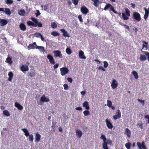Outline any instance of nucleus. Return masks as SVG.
Here are the masks:
<instances>
[{"label": "nucleus", "instance_id": "nucleus-1", "mask_svg": "<svg viewBox=\"0 0 149 149\" xmlns=\"http://www.w3.org/2000/svg\"><path fill=\"white\" fill-rule=\"evenodd\" d=\"M31 19L35 24L31 21H28L27 22V24L28 26H32L35 27L38 26L39 27H42V24L41 22H38V20L34 17H31Z\"/></svg>", "mask_w": 149, "mask_h": 149}, {"label": "nucleus", "instance_id": "nucleus-38", "mask_svg": "<svg viewBox=\"0 0 149 149\" xmlns=\"http://www.w3.org/2000/svg\"><path fill=\"white\" fill-rule=\"evenodd\" d=\"M66 52L68 54H71L72 52L71 49L69 48H67L66 49Z\"/></svg>", "mask_w": 149, "mask_h": 149}, {"label": "nucleus", "instance_id": "nucleus-4", "mask_svg": "<svg viewBox=\"0 0 149 149\" xmlns=\"http://www.w3.org/2000/svg\"><path fill=\"white\" fill-rule=\"evenodd\" d=\"M142 52H143L145 55L144 54H141L139 58V59L141 61H142L147 59V58L146 57V56L148 58V60L149 62V53L147 52H144L141 51Z\"/></svg>", "mask_w": 149, "mask_h": 149}, {"label": "nucleus", "instance_id": "nucleus-5", "mask_svg": "<svg viewBox=\"0 0 149 149\" xmlns=\"http://www.w3.org/2000/svg\"><path fill=\"white\" fill-rule=\"evenodd\" d=\"M100 138L102 139L103 141V143L102 145L103 148L104 149H108V147L107 146V143L106 142V138L105 136L103 134H102Z\"/></svg>", "mask_w": 149, "mask_h": 149}, {"label": "nucleus", "instance_id": "nucleus-3", "mask_svg": "<svg viewBox=\"0 0 149 149\" xmlns=\"http://www.w3.org/2000/svg\"><path fill=\"white\" fill-rule=\"evenodd\" d=\"M108 8H110L111 10L114 13L116 14H118L119 15H121V13H118L117 11H115L113 7L109 3H108L106 4L104 8V10H106Z\"/></svg>", "mask_w": 149, "mask_h": 149}, {"label": "nucleus", "instance_id": "nucleus-40", "mask_svg": "<svg viewBox=\"0 0 149 149\" xmlns=\"http://www.w3.org/2000/svg\"><path fill=\"white\" fill-rule=\"evenodd\" d=\"M125 146L126 148L127 149H130L131 145L130 143H127L125 144Z\"/></svg>", "mask_w": 149, "mask_h": 149}, {"label": "nucleus", "instance_id": "nucleus-45", "mask_svg": "<svg viewBox=\"0 0 149 149\" xmlns=\"http://www.w3.org/2000/svg\"><path fill=\"white\" fill-rule=\"evenodd\" d=\"M112 102L109 100H107V105L109 107H111L112 105Z\"/></svg>", "mask_w": 149, "mask_h": 149}, {"label": "nucleus", "instance_id": "nucleus-23", "mask_svg": "<svg viewBox=\"0 0 149 149\" xmlns=\"http://www.w3.org/2000/svg\"><path fill=\"white\" fill-rule=\"evenodd\" d=\"M76 135L78 136V138H80L82 136V133L81 131L77 129L76 131Z\"/></svg>", "mask_w": 149, "mask_h": 149}, {"label": "nucleus", "instance_id": "nucleus-26", "mask_svg": "<svg viewBox=\"0 0 149 149\" xmlns=\"http://www.w3.org/2000/svg\"><path fill=\"white\" fill-rule=\"evenodd\" d=\"M142 42L146 44L145 45H144V44H143L142 49L144 50H147L148 49L147 46V45L148 44V42L144 40L142 41Z\"/></svg>", "mask_w": 149, "mask_h": 149}, {"label": "nucleus", "instance_id": "nucleus-28", "mask_svg": "<svg viewBox=\"0 0 149 149\" xmlns=\"http://www.w3.org/2000/svg\"><path fill=\"white\" fill-rule=\"evenodd\" d=\"M125 132L127 133V135L128 137H130L131 135L130 131L128 128H126L125 129Z\"/></svg>", "mask_w": 149, "mask_h": 149}, {"label": "nucleus", "instance_id": "nucleus-39", "mask_svg": "<svg viewBox=\"0 0 149 149\" xmlns=\"http://www.w3.org/2000/svg\"><path fill=\"white\" fill-rule=\"evenodd\" d=\"M51 34L52 35L54 36H56L59 35V34L56 31H52L51 32Z\"/></svg>", "mask_w": 149, "mask_h": 149}, {"label": "nucleus", "instance_id": "nucleus-63", "mask_svg": "<svg viewBox=\"0 0 149 149\" xmlns=\"http://www.w3.org/2000/svg\"><path fill=\"white\" fill-rule=\"evenodd\" d=\"M68 3L69 5H71L72 4V3L70 0H68Z\"/></svg>", "mask_w": 149, "mask_h": 149}, {"label": "nucleus", "instance_id": "nucleus-16", "mask_svg": "<svg viewBox=\"0 0 149 149\" xmlns=\"http://www.w3.org/2000/svg\"><path fill=\"white\" fill-rule=\"evenodd\" d=\"M40 100L42 102H47L49 101V99L48 98H46L45 96L44 95L41 97Z\"/></svg>", "mask_w": 149, "mask_h": 149}, {"label": "nucleus", "instance_id": "nucleus-17", "mask_svg": "<svg viewBox=\"0 0 149 149\" xmlns=\"http://www.w3.org/2000/svg\"><path fill=\"white\" fill-rule=\"evenodd\" d=\"M60 31L63 33V36L64 37H70V35L68 33V32L63 29H61Z\"/></svg>", "mask_w": 149, "mask_h": 149}, {"label": "nucleus", "instance_id": "nucleus-27", "mask_svg": "<svg viewBox=\"0 0 149 149\" xmlns=\"http://www.w3.org/2000/svg\"><path fill=\"white\" fill-rule=\"evenodd\" d=\"M36 48L39 49L41 52H44L45 51L44 47L42 46H37Z\"/></svg>", "mask_w": 149, "mask_h": 149}, {"label": "nucleus", "instance_id": "nucleus-53", "mask_svg": "<svg viewBox=\"0 0 149 149\" xmlns=\"http://www.w3.org/2000/svg\"><path fill=\"white\" fill-rule=\"evenodd\" d=\"M98 69L99 70H102L103 71H105V69L101 66H99L98 68Z\"/></svg>", "mask_w": 149, "mask_h": 149}, {"label": "nucleus", "instance_id": "nucleus-46", "mask_svg": "<svg viewBox=\"0 0 149 149\" xmlns=\"http://www.w3.org/2000/svg\"><path fill=\"white\" fill-rule=\"evenodd\" d=\"M29 141L31 142H33V135L30 134L29 136Z\"/></svg>", "mask_w": 149, "mask_h": 149}, {"label": "nucleus", "instance_id": "nucleus-8", "mask_svg": "<svg viewBox=\"0 0 149 149\" xmlns=\"http://www.w3.org/2000/svg\"><path fill=\"white\" fill-rule=\"evenodd\" d=\"M133 18L138 22H139L141 20L140 15L138 12H134L133 13Z\"/></svg>", "mask_w": 149, "mask_h": 149}, {"label": "nucleus", "instance_id": "nucleus-11", "mask_svg": "<svg viewBox=\"0 0 149 149\" xmlns=\"http://www.w3.org/2000/svg\"><path fill=\"white\" fill-rule=\"evenodd\" d=\"M116 115L113 116V118L115 120H117L118 118H121V113L120 110L118 109L116 113Z\"/></svg>", "mask_w": 149, "mask_h": 149}, {"label": "nucleus", "instance_id": "nucleus-58", "mask_svg": "<svg viewBox=\"0 0 149 149\" xmlns=\"http://www.w3.org/2000/svg\"><path fill=\"white\" fill-rule=\"evenodd\" d=\"M58 66H59V64L58 63H57V64H56L54 66V69H55L57 68H58Z\"/></svg>", "mask_w": 149, "mask_h": 149}, {"label": "nucleus", "instance_id": "nucleus-35", "mask_svg": "<svg viewBox=\"0 0 149 149\" xmlns=\"http://www.w3.org/2000/svg\"><path fill=\"white\" fill-rule=\"evenodd\" d=\"M3 114L7 116H9L10 115V113L8 111L5 110L3 112Z\"/></svg>", "mask_w": 149, "mask_h": 149}, {"label": "nucleus", "instance_id": "nucleus-60", "mask_svg": "<svg viewBox=\"0 0 149 149\" xmlns=\"http://www.w3.org/2000/svg\"><path fill=\"white\" fill-rule=\"evenodd\" d=\"M48 9V6L45 5L44 6V9L45 10H47Z\"/></svg>", "mask_w": 149, "mask_h": 149}, {"label": "nucleus", "instance_id": "nucleus-61", "mask_svg": "<svg viewBox=\"0 0 149 149\" xmlns=\"http://www.w3.org/2000/svg\"><path fill=\"white\" fill-rule=\"evenodd\" d=\"M145 118H147L148 119V123H149V115H146L144 116Z\"/></svg>", "mask_w": 149, "mask_h": 149}, {"label": "nucleus", "instance_id": "nucleus-59", "mask_svg": "<svg viewBox=\"0 0 149 149\" xmlns=\"http://www.w3.org/2000/svg\"><path fill=\"white\" fill-rule=\"evenodd\" d=\"M37 13H36V17H38L40 14V13L38 10H37Z\"/></svg>", "mask_w": 149, "mask_h": 149}, {"label": "nucleus", "instance_id": "nucleus-12", "mask_svg": "<svg viewBox=\"0 0 149 149\" xmlns=\"http://www.w3.org/2000/svg\"><path fill=\"white\" fill-rule=\"evenodd\" d=\"M81 11L82 13L85 15L89 12L88 9L85 6H82L81 8Z\"/></svg>", "mask_w": 149, "mask_h": 149}, {"label": "nucleus", "instance_id": "nucleus-2", "mask_svg": "<svg viewBox=\"0 0 149 149\" xmlns=\"http://www.w3.org/2000/svg\"><path fill=\"white\" fill-rule=\"evenodd\" d=\"M125 13H122V18L124 20H127L129 19L128 17L130 15V12L127 8L125 9Z\"/></svg>", "mask_w": 149, "mask_h": 149}, {"label": "nucleus", "instance_id": "nucleus-31", "mask_svg": "<svg viewBox=\"0 0 149 149\" xmlns=\"http://www.w3.org/2000/svg\"><path fill=\"white\" fill-rule=\"evenodd\" d=\"M22 130L24 132L26 136H27L30 135L29 132L26 129L23 128L22 129Z\"/></svg>", "mask_w": 149, "mask_h": 149}, {"label": "nucleus", "instance_id": "nucleus-56", "mask_svg": "<svg viewBox=\"0 0 149 149\" xmlns=\"http://www.w3.org/2000/svg\"><path fill=\"white\" fill-rule=\"evenodd\" d=\"M75 109L77 110L81 111L82 110V108L81 107H78L75 108Z\"/></svg>", "mask_w": 149, "mask_h": 149}, {"label": "nucleus", "instance_id": "nucleus-10", "mask_svg": "<svg viewBox=\"0 0 149 149\" xmlns=\"http://www.w3.org/2000/svg\"><path fill=\"white\" fill-rule=\"evenodd\" d=\"M53 53L54 54V56L55 57H59L61 58H63L62 54L60 51L56 50L54 51Z\"/></svg>", "mask_w": 149, "mask_h": 149}, {"label": "nucleus", "instance_id": "nucleus-20", "mask_svg": "<svg viewBox=\"0 0 149 149\" xmlns=\"http://www.w3.org/2000/svg\"><path fill=\"white\" fill-rule=\"evenodd\" d=\"M0 20V25L2 26H3L7 24L8 23V21L6 19H2Z\"/></svg>", "mask_w": 149, "mask_h": 149}, {"label": "nucleus", "instance_id": "nucleus-33", "mask_svg": "<svg viewBox=\"0 0 149 149\" xmlns=\"http://www.w3.org/2000/svg\"><path fill=\"white\" fill-rule=\"evenodd\" d=\"M19 14L21 16H23L25 13V11L24 10H20L18 11Z\"/></svg>", "mask_w": 149, "mask_h": 149}, {"label": "nucleus", "instance_id": "nucleus-22", "mask_svg": "<svg viewBox=\"0 0 149 149\" xmlns=\"http://www.w3.org/2000/svg\"><path fill=\"white\" fill-rule=\"evenodd\" d=\"M21 70L23 72H24L28 71L29 68L28 65H22L21 68Z\"/></svg>", "mask_w": 149, "mask_h": 149}, {"label": "nucleus", "instance_id": "nucleus-49", "mask_svg": "<svg viewBox=\"0 0 149 149\" xmlns=\"http://www.w3.org/2000/svg\"><path fill=\"white\" fill-rule=\"evenodd\" d=\"M104 67L105 68H107L108 66V63L106 61H104Z\"/></svg>", "mask_w": 149, "mask_h": 149}, {"label": "nucleus", "instance_id": "nucleus-13", "mask_svg": "<svg viewBox=\"0 0 149 149\" xmlns=\"http://www.w3.org/2000/svg\"><path fill=\"white\" fill-rule=\"evenodd\" d=\"M47 58L49 60V61L51 64H54L55 62L53 57L50 54H48L47 55Z\"/></svg>", "mask_w": 149, "mask_h": 149}, {"label": "nucleus", "instance_id": "nucleus-41", "mask_svg": "<svg viewBox=\"0 0 149 149\" xmlns=\"http://www.w3.org/2000/svg\"><path fill=\"white\" fill-rule=\"evenodd\" d=\"M51 26L52 27L53 29H55L57 27V24L55 22L52 23Z\"/></svg>", "mask_w": 149, "mask_h": 149}, {"label": "nucleus", "instance_id": "nucleus-37", "mask_svg": "<svg viewBox=\"0 0 149 149\" xmlns=\"http://www.w3.org/2000/svg\"><path fill=\"white\" fill-rule=\"evenodd\" d=\"M132 73L133 74L135 78L137 79L138 78V75L137 72L135 71H133Z\"/></svg>", "mask_w": 149, "mask_h": 149}, {"label": "nucleus", "instance_id": "nucleus-43", "mask_svg": "<svg viewBox=\"0 0 149 149\" xmlns=\"http://www.w3.org/2000/svg\"><path fill=\"white\" fill-rule=\"evenodd\" d=\"M85 116H87L90 115V112L89 111L87 110H85L83 112Z\"/></svg>", "mask_w": 149, "mask_h": 149}, {"label": "nucleus", "instance_id": "nucleus-48", "mask_svg": "<svg viewBox=\"0 0 149 149\" xmlns=\"http://www.w3.org/2000/svg\"><path fill=\"white\" fill-rule=\"evenodd\" d=\"M13 1L12 0H6V3L7 4H11L13 3Z\"/></svg>", "mask_w": 149, "mask_h": 149}, {"label": "nucleus", "instance_id": "nucleus-64", "mask_svg": "<svg viewBox=\"0 0 149 149\" xmlns=\"http://www.w3.org/2000/svg\"><path fill=\"white\" fill-rule=\"evenodd\" d=\"M42 40L44 41V39L43 37L41 35L40 37V38Z\"/></svg>", "mask_w": 149, "mask_h": 149}, {"label": "nucleus", "instance_id": "nucleus-50", "mask_svg": "<svg viewBox=\"0 0 149 149\" xmlns=\"http://www.w3.org/2000/svg\"><path fill=\"white\" fill-rule=\"evenodd\" d=\"M138 101L140 102V103L142 104L143 105H144V102L145 101L144 100H141L139 99H138L137 100Z\"/></svg>", "mask_w": 149, "mask_h": 149}, {"label": "nucleus", "instance_id": "nucleus-51", "mask_svg": "<svg viewBox=\"0 0 149 149\" xmlns=\"http://www.w3.org/2000/svg\"><path fill=\"white\" fill-rule=\"evenodd\" d=\"M78 18L81 22H83L82 19V16L81 15H79L78 16Z\"/></svg>", "mask_w": 149, "mask_h": 149}, {"label": "nucleus", "instance_id": "nucleus-32", "mask_svg": "<svg viewBox=\"0 0 149 149\" xmlns=\"http://www.w3.org/2000/svg\"><path fill=\"white\" fill-rule=\"evenodd\" d=\"M6 62L10 64H12L13 63V61H12V58L9 57L7 58L6 60Z\"/></svg>", "mask_w": 149, "mask_h": 149}, {"label": "nucleus", "instance_id": "nucleus-25", "mask_svg": "<svg viewBox=\"0 0 149 149\" xmlns=\"http://www.w3.org/2000/svg\"><path fill=\"white\" fill-rule=\"evenodd\" d=\"M83 106L87 110H88L90 109V107L88 102L87 101H85L83 103Z\"/></svg>", "mask_w": 149, "mask_h": 149}, {"label": "nucleus", "instance_id": "nucleus-55", "mask_svg": "<svg viewBox=\"0 0 149 149\" xmlns=\"http://www.w3.org/2000/svg\"><path fill=\"white\" fill-rule=\"evenodd\" d=\"M123 26H125V28L127 29L129 31L130 30V28L128 25H126V24H123Z\"/></svg>", "mask_w": 149, "mask_h": 149}, {"label": "nucleus", "instance_id": "nucleus-47", "mask_svg": "<svg viewBox=\"0 0 149 149\" xmlns=\"http://www.w3.org/2000/svg\"><path fill=\"white\" fill-rule=\"evenodd\" d=\"M106 142L107 143V145L108 144H109L110 145H111L112 143V141L110 139H108L107 141H106Z\"/></svg>", "mask_w": 149, "mask_h": 149}, {"label": "nucleus", "instance_id": "nucleus-44", "mask_svg": "<svg viewBox=\"0 0 149 149\" xmlns=\"http://www.w3.org/2000/svg\"><path fill=\"white\" fill-rule=\"evenodd\" d=\"M72 1L75 6L77 5L79 2V0H72Z\"/></svg>", "mask_w": 149, "mask_h": 149}, {"label": "nucleus", "instance_id": "nucleus-62", "mask_svg": "<svg viewBox=\"0 0 149 149\" xmlns=\"http://www.w3.org/2000/svg\"><path fill=\"white\" fill-rule=\"evenodd\" d=\"M131 7L132 8H134L135 7V5L134 4L132 3L131 4Z\"/></svg>", "mask_w": 149, "mask_h": 149}, {"label": "nucleus", "instance_id": "nucleus-30", "mask_svg": "<svg viewBox=\"0 0 149 149\" xmlns=\"http://www.w3.org/2000/svg\"><path fill=\"white\" fill-rule=\"evenodd\" d=\"M21 29L23 31H25L26 29V28L25 25L23 23H21L19 26Z\"/></svg>", "mask_w": 149, "mask_h": 149}, {"label": "nucleus", "instance_id": "nucleus-19", "mask_svg": "<svg viewBox=\"0 0 149 149\" xmlns=\"http://www.w3.org/2000/svg\"><path fill=\"white\" fill-rule=\"evenodd\" d=\"M105 122L106 123L107 127L109 129H111L113 127V125L107 119L105 120Z\"/></svg>", "mask_w": 149, "mask_h": 149}, {"label": "nucleus", "instance_id": "nucleus-14", "mask_svg": "<svg viewBox=\"0 0 149 149\" xmlns=\"http://www.w3.org/2000/svg\"><path fill=\"white\" fill-rule=\"evenodd\" d=\"M111 86L113 89H114L117 87L118 83L115 79H113Z\"/></svg>", "mask_w": 149, "mask_h": 149}, {"label": "nucleus", "instance_id": "nucleus-36", "mask_svg": "<svg viewBox=\"0 0 149 149\" xmlns=\"http://www.w3.org/2000/svg\"><path fill=\"white\" fill-rule=\"evenodd\" d=\"M28 47L29 49H34L36 48V46H34L33 44H29L28 46Z\"/></svg>", "mask_w": 149, "mask_h": 149}, {"label": "nucleus", "instance_id": "nucleus-52", "mask_svg": "<svg viewBox=\"0 0 149 149\" xmlns=\"http://www.w3.org/2000/svg\"><path fill=\"white\" fill-rule=\"evenodd\" d=\"M35 76V73L34 72H30L29 73V76L31 77H32Z\"/></svg>", "mask_w": 149, "mask_h": 149}, {"label": "nucleus", "instance_id": "nucleus-7", "mask_svg": "<svg viewBox=\"0 0 149 149\" xmlns=\"http://www.w3.org/2000/svg\"><path fill=\"white\" fill-rule=\"evenodd\" d=\"M1 11L5 13L8 16H9L11 14V12L10 9L8 8H6L5 9L3 8H0V12Z\"/></svg>", "mask_w": 149, "mask_h": 149}, {"label": "nucleus", "instance_id": "nucleus-57", "mask_svg": "<svg viewBox=\"0 0 149 149\" xmlns=\"http://www.w3.org/2000/svg\"><path fill=\"white\" fill-rule=\"evenodd\" d=\"M67 80L70 83H72V79L71 78L68 77L67 78Z\"/></svg>", "mask_w": 149, "mask_h": 149}, {"label": "nucleus", "instance_id": "nucleus-15", "mask_svg": "<svg viewBox=\"0 0 149 149\" xmlns=\"http://www.w3.org/2000/svg\"><path fill=\"white\" fill-rule=\"evenodd\" d=\"M41 138L40 135L37 132L35 134V142L37 143L40 141Z\"/></svg>", "mask_w": 149, "mask_h": 149}, {"label": "nucleus", "instance_id": "nucleus-54", "mask_svg": "<svg viewBox=\"0 0 149 149\" xmlns=\"http://www.w3.org/2000/svg\"><path fill=\"white\" fill-rule=\"evenodd\" d=\"M63 86L65 90H67L68 88V86L67 84H64Z\"/></svg>", "mask_w": 149, "mask_h": 149}, {"label": "nucleus", "instance_id": "nucleus-9", "mask_svg": "<svg viewBox=\"0 0 149 149\" xmlns=\"http://www.w3.org/2000/svg\"><path fill=\"white\" fill-rule=\"evenodd\" d=\"M137 146L139 149H146V147L145 145V143L144 141H142L141 143L139 142H138L137 143Z\"/></svg>", "mask_w": 149, "mask_h": 149}, {"label": "nucleus", "instance_id": "nucleus-24", "mask_svg": "<svg viewBox=\"0 0 149 149\" xmlns=\"http://www.w3.org/2000/svg\"><path fill=\"white\" fill-rule=\"evenodd\" d=\"M15 106L17 107L19 110H22L23 109V107L18 102H15Z\"/></svg>", "mask_w": 149, "mask_h": 149}, {"label": "nucleus", "instance_id": "nucleus-21", "mask_svg": "<svg viewBox=\"0 0 149 149\" xmlns=\"http://www.w3.org/2000/svg\"><path fill=\"white\" fill-rule=\"evenodd\" d=\"M79 57L83 59H85L86 58V57L84 55V53L82 50H80L79 52Z\"/></svg>", "mask_w": 149, "mask_h": 149}, {"label": "nucleus", "instance_id": "nucleus-34", "mask_svg": "<svg viewBox=\"0 0 149 149\" xmlns=\"http://www.w3.org/2000/svg\"><path fill=\"white\" fill-rule=\"evenodd\" d=\"M92 1H93L94 5L96 6V7H97L98 6L99 3V1L98 0H92Z\"/></svg>", "mask_w": 149, "mask_h": 149}, {"label": "nucleus", "instance_id": "nucleus-18", "mask_svg": "<svg viewBox=\"0 0 149 149\" xmlns=\"http://www.w3.org/2000/svg\"><path fill=\"white\" fill-rule=\"evenodd\" d=\"M145 11V13L143 17L145 20H146L148 18L149 14V8H148V9H147L146 8L144 9Z\"/></svg>", "mask_w": 149, "mask_h": 149}, {"label": "nucleus", "instance_id": "nucleus-6", "mask_svg": "<svg viewBox=\"0 0 149 149\" xmlns=\"http://www.w3.org/2000/svg\"><path fill=\"white\" fill-rule=\"evenodd\" d=\"M61 74L62 76H63L69 72V70L66 67H63L60 68Z\"/></svg>", "mask_w": 149, "mask_h": 149}, {"label": "nucleus", "instance_id": "nucleus-42", "mask_svg": "<svg viewBox=\"0 0 149 149\" xmlns=\"http://www.w3.org/2000/svg\"><path fill=\"white\" fill-rule=\"evenodd\" d=\"M41 34L38 32H36L34 34H33V36L36 37L37 38H40V36Z\"/></svg>", "mask_w": 149, "mask_h": 149}, {"label": "nucleus", "instance_id": "nucleus-29", "mask_svg": "<svg viewBox=\"0 0 149 149\" xmlns=\"http://www.w3.org/2000/svg\"><path fill=\"white\" fill-rule=\"evenodd\" d=\"M8 76H9V77L8 79V80L9 81H12V79L13 77V73L12 72H10L8 74Z\"/></svg>", "mask_w": 149, "mask_h": 149}]
</instances>
